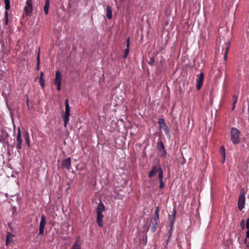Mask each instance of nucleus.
Wrapping results in <instances>:
<instances>
[{
  "label": "nucleus",
  "instance_id": "b1692460",
  "mask_svg": "<svg viewBox=\"0 0 249 249\" xmlns=\"http://www.w3.org/2000/svg\"><path fill=\"white\" fill-rule=\"evenodd\" d=\"M12 236V235L10 233H7L6 240V245L7 246L9 242L11 241V238Z\"/></svg>",
  "mask_w": 249,
  "mask_h": 249
},
{
  "label": "nucleus",
  "instance_id": "a878e982",
  "mask_svg": "<svg viewBox=\"0 0 249 249\" xmlns=\"http://www.w3.org/2000/svg\"><path fill=\"white\" fill-rule=\"evenodd\" d=\"M155 57H152L150 58L149 61L148 63L151 66H153L154 65V63L155 62Z\"/></svg>",
  "mask_w": 249,
  "mask_h": 249
},
{
  "label": "nucleus",
  "instance_id": "f3484780",
  "mask_svg": "<svg viewBox=\"0 0 249 249\" xmlns=\"http://www.w3.org/2000/svg\"><path fill=\"white\" fill-rule=\"evenodd\" d=\"M23 137L26 143H27L28 147L30 146V139L29 133L28 131H25L23 132Z\"/></svg>",
  "mask_w": 249,
  "mask_h": 249
},
{
  "label": "nucleus",
  "instance_id": "f03ea898",
  "mask_svg": "<svg viewBox=\"0 0 249 249\" xmlns=\"http://www.w3.org/2000/svg\"><path fill=\"white\" fill-rule=\"evenodd\" d=\"M245 193L243 188H241L240 191V195L238 201V207L240 211H242L245 207Z\"/></svg>",
  "mask_w": 249,
  "mask_h": 249
},
{
  "label": "nucleus",
  "instance_id": "2f4dec72",
  "mask_svg": "<svg viewBox=\"0 0 249 249\" xmlns=\"http://www.w3.org/2000/svg\"><path fill=\"white\" fill-rule=\"evenodd\" d=\"M237 100H238L237 96L236 95H234L232 96V101H233V104H236L237 102Z\"/></svg>",
  "mask_w": 249,
  "mask_h": 249
},
{
  "label": "nucleus",
  "instance_id": "e433bc0d",
  "mask_svg": "<svg viewBox=\"0 0 249 249\" xmlns=\"http://www.w3.org/2000/svg\"><path fill=\"white\" fill-rule=\"evenodd\" d=\"M246 227L248 230H249V218H248L247 220V224Z\"/></svg>",
  "mask_w": 249,
  "mask_h": 249
},
{
  "label": "nucleus",
  "instance_id": "6ab92c4d",
  "mask_svg": "<svg viewBox=\"0 0 249 249\" xmlns=\"http://www.w3.org/2000/svg\"><path fill=\"white\" fill-rule=\"evenodd\" d=\"M50 0H45V5L44 6V13L46 15H48L50 5Z\"/></svg>",
  "mask_w": 249,
  "mask_h": 249
},
{
  "label": "nucleus",
  "instance_id": "37998d69",
  "mask_svg": "<svg viewBox=\"0 0 249 249\" xmlns=\"http://www.w3.org/2000/svg\"><path fill=\"white\" fill-rule=\"evenodd\" d=\"M39 64H37V70L38 71L39 70Z\"/></svg>",
  "mask_w": 249,
  "mask_h": 249
},
{
  "label": "nucleus",
  "instance_id": "0eeeda50",
  "mask_svg": "<svg viewBox=\"0 0 249 249\" xmlns=\"http://www.w3.org/2000/svg\"><path fill=\"white\" fill-rule=\"evenodd\" d=\"M176 209L174 208L173 210V213L171 215H169V219L170 221V231H172L173 227H174V224L176 221Z\"/></svg>",
  "mask_w": 249,
  "mask_h": 249
},
{
  "label": "nucleus",
  "instance_id": "6e6552de",
  "mask_svg": "<svg viewBox=\"0 0 249 249\" xmlns=\"http://www.w3.org/2000/svg\"><path fill=\"white\" fill-rule=\"evenodd\" d=\"M161 168L159 165H154L152 167L151 170L150 171L148 174V177L149 178H152L157 173H158L160 170Z\"/></svg>",
  "mask_w": 249,
  "mask_h": 249
},
{
  "label": "nucleus",
  "instance_id": "58836bf2",
  "mask_svg": "<svg viewBox=\"0 0 249 249\" xmlns=\"http://www.w3.org/2000/svg\"><path fill=\"white\" fill-rule=\"evenodd\" d=\"M43 72L42 71H41L40 73V75L39 79H43Z\"/></svg>",
  "mask_w": 249,
  "mask_h": 249
},
{
  "label": "nucleus",
  "instance_id": "c03bdc74",
  "mask_svg": "<svg viewBox=\"0 0 249 249\" xmlns=\"http://www.w3.org/2000/svg\"><path fill=\"white\" fill-rule=\"evenodd\" d=\"M8 136V134H7V133H5L4 134V137H5V138H6V137H7Z\"/></svg>",
  "mask_w": 249,
  "mask_h": 249
},
{
  "label": "nucleus",
  "instance_id": "c9c22d12",
  "mask_svg": "<svg viewBox=\"0 0 249 249\" xmlns=\"http://www.w3.org/2000/svg\"><path fill=\"white\" fill-rule=\"evenodd\" d=\"M126 48H129V37L126 39Z\"/></svg>",
  "mask_w": 249,
  "mask_h": 249
},
{
  "label": "nucleus",
  "instance_id": "aec40b11",
  "mask_svg": "<svg viewBox=\"0 0 249 249\" xmlns=\"http://www.w3.org/2000/svg\"><path fill=\"white\" fill-rule=\"evenodd\" d=\"M65 114H70V107L69 104V100L67 99L65 100Z\"/></svg>",
  "mask_w": 249,
  "mask_h": 249
},
{
  "label": "nucleus",
  "instance_id": "a19ab883",
  "mask_svg": "<svg viewBox=\"0 0 249 249\" xmlns=\"http://www.w3.org/2000/svg\"><path fill=\"white\" fill-rule=\"evenodd\" d=\"M246 238H249V230H248L246 232Z\"/></svg>",
  "mask_w": 249,
  "mask_h": 249
},
{
  "label": "nucleus",
  "instance_id": "4468645a",
  "mask_svg": "<svg viewBox=\"0 0 249 249\" xmlns=\"http://www.w3.org/2000/svg\"><path fill=\"white\" fill-rule=\"evenodd\" d=\"M71 249H81L80 238L79 237L77 238Z\"/></svg>",
  "mask_w": 249,
  "mask_h": 249
},
{
  "label": "nucleus",
  "instance_id": "a18cd8bd",
  "mask_svg": "<svg viewBox=\"0 0 249 249\" xmlns=\"http://www.w3.org/2000/svg\"><path fill=\"white\" fill-rule=\"evenodd\" d=\"M170 239V237H168L167 240V243L169 242Z\"/></svg>",
  "mask_w": 249,
  "mask_h": 249
},
{
  "label": "nucleus",
  "instance_id": "412c9836",
  "mask_svg": "<svg viewBox=\"0 0 249 249\" xmlns=\"http://www.w3.org/2000/svg\"><path fill=\"white\" fill-rule=\"evenodd\" d=\"M70 114H64L63 118L64 125L65 127H67V124L70 121Z\"/></svg>",
  "mask_w": 249,
  "mask_h": 249
},
{
  "label": "nucleus",
  "instance_id": "39448f33",
  "mask_svg": "<svg viewBox=\"0 0 249 249\" xmlns=\"http://www.w3.org/2000/svg\"><path fill=\"white\" fill-rule=\"evenodd\" d=\"M46 224V217L44 215L41 216V220L39 223V234L41 235L44 232V228Z\"/></svg>",
  "mask_w": 249,
  "mask_h": 249
},
{
  "label": "nucleus",
  "instance_id": "9d476101",
  "mask_svg": "<svg viewBox=\"0 0 249 249\" xmlns=\"http://www.w3.org/2000/svg\"><path fill=\"white\" fill-rule=\"evenodd\" d=\"M62 165L63 167L66 168L68 170H70L71 168V159L69 157L66 159L63 160Z\"/></svg>",
  "mask_w": 249,
  "mask_h": 249
},
{
  "label": "nucleus",
  "instance_id": "4c0bfd02",
  "mask_svg": "<svg viewBox=\"0 0 249 249\" xmlns=\"http://www.w3.org/2000/svg\"><path fill=\"white\" fill-rule=\"evenodd\" d=\"M37 64H39L40 63V59H39V53H38L37 57Z\"/></svg>",
  "mask_w": 249,
  "mask_h": 249
},
{
  "label": "nucleus",
  "instance_id": "cd10ccee",
  "mask_svg": "<svg viewBox=\"0 0 249 249\" xmlns=\"http://www.w3.org/2000/svg\"><path fill=\"white\" fill-rule=\"evenodd\" d=\"M129 52V48H126L123 55V58L126 59L128 56Z\"/></svg>",
  "mask_w": 249,
  "mask_h": 249
},
{
  "label": "nucleus",
  "instance_id": "dca6fc26",
  "mask_svg": "<svg viewBox=\"0 0 249 249\" xmlns=\"http://www.w3.org/2000/svg\"><path fill=\"white\" fill-rule=\"evenodd\" d=\"M219 154L222 158L221 162L223 163L225 160V149L223 145L220 147Z\"/></svg>",
  "mask_w": 249,
  "mask_h": 249
},
{
  "label": "nucleus",
  "instance_id": "c756f323",
  "mask_svg": "<svg viewBox=\"0 0 249 249\" xmlns=\"http://www.w3.org/2000/svg\"><path fill=\"white\" fill-rule=\"evenodd\" d=\"M4 15H5V25H7L8 24V13L7 11H5V13H4Z\"/></svg>",
  "mask_w": 249,
  "mask_h": 249
},
{
  "label": "nucleus",
  "instance_id": "9b49d317",
  "mask_svg": "<svg viewBox=\"0 0 249 249\" xmlns=\"http://www.w3.org/2000/svg\"><path fill=\"white\" fill-rule=\"evenodd\" d=\"M158 220H157L156 218H153L149 225V228L153 232H155L157 229Z\"/></svg>",
  "mask_w": 249,
  "mask_h": 249
},
{
  "label": "nucleus",
  "instance_id": "4be33fe9",
  "mask_svg": "<svg viewBox=\"0 0 249 249\" xmlns=\"http://www.w3.org/2000/svg\"><path fill=\"white\" fill-rule=\"evenodd\" d=\"M157 147L159 151L165 149L164 144L161 141L157 142Z\"/></svg>",
  "mask_w": 249,
  "mask_h": 249
},
{
  "label": "nucleus",
  "instance_id": "ea45409f",
  "mask_svg": "<svg viewBox=\"0 0 249 249\" xmlns=\"http://www.w3.org/2000/svg\"><path fill=\"white\" fill-rule=\"evenodd\" d=\"M57 86V89L59 91L61 89V85H55Z\"/></svg>",
  "mask_w": 249,
  "mask_h": 249
},
{
  "label": "nucleus",
  "instance_id": "ddd939ff",
  "mask_svg": "<svg viewBox=\"0 0 249 249\" xmlns=\"http://www.w3.org/2000/svg\"><path fill=\"white\" fill-rule=\"evenodd\" d=\"M97 214V223L98 225L100 227H103V217L104 215L101 213H96Z\"/></svg>",
  "mask_w": 249,
  "mask_h": 249
},
{
  "label": "nucleus",
  "instance_id": "20e7f679",
  "mask_svg": "<svg viewBox=\"0 0 249 249\" xmlns=\"http://www.w3.org/2000/svg\"><path fill=\"white\" fill-rule=\"evenodd\" d=\"M158 123L160 129H162L164 131L165 134L166 135H169L170 131L165 123V120L163 118H160L158 120Z\"/></svg>",
  "mask_w": 249,
  "mask_h": 249
},
{
  "label": "nucleus",
  "instance_id": "393cba45",
  "mask_svg": "<svg viewBox=\"0 0 249 249\" xmlns=\"http://www.w3.org/2000/svg\"><path fill=\"white\" fill-rule=\"evenodd\" d=\"M158 173V178L159 180H163V171L162 169H160Z\"/></svg>",
  "mask_w": 249,
  "mask_h": 249
},
{
  "label": "nucleus",
  "instance_id": "423d86ee",
  "mask_svg": "<svg viewBox=\"0 0 249 249\" xmlns=\"http://www.w3.org/2000/svg\"><path fill=\"white\" fill-rule=\"evenodd\" d=\"M17 141V148L18 150H20L21 148L22 140L21 139V134L20 128L18 127V131L17 134V136L16 138Z\"/></svg>",
  "mask_w": 249,
  "mask_h": 249
},
{
  "label": "nucleus",
  "instance_id": "473e14b6",
  "mask_svg": "<svg viewBox=\"0 0 249 249\" xmlns=\"http://www.w3.org/2000/svg\"><path fill=\"white\" fill-rule=\"evenodd\" d=\"M39 83L42 88L44 87L45 82L43 79H39Z\"/></svg>",
  "mask_w": 249,
  "mask_h": 249
},
{
  "label": "nucleus",
  "instance_id": "2eb2a0df",
  "mask_svg": "<svg viewBox=\"0 0 249 249\" xmlns=\"http://www.w3.org/2000/svg\"><path fill=\"white\" fill-rule=\"evenodd\" d=\"M106 16L109 19L112 18V8L109 5L107 6L106 8Z\"/></svg>",
  "mask_w": 249,
  "mask_h": 249
},
{
  "label": "nucleus",
  "instance_id": "5701e85b",
  "mask_svg": "<svg viewBox=\"0 0 249 249\" xmlns=\"http://www.w3.org/2000/svg\"><path fill=\"white\" fill-rule=\"evenodd\" d=\"M5 9L6 11L8 12L10 8V0H4Z\"/></svg>",
  "mask_w": 249,
  "mask_h": 249
},
{
  "label": "nucleus",
  "instance_id": "c85d7f7f",
  "mask_svg": "<svg viewBox=\"0 0 249 249\" xmlns=\"http://www.w3.org/2000/svg\"><path fill=\"white\" fill-rule=\"evenodd\" d=\"M159 152L160 156L161 157H164L166 155V152L165 151V149L160 151Z\"/></svg>",
  "mask_w": 249,
  "mask_h": 249
},
{
  "label": "nucleus",
  "instance_id": "f257e3e1",
  "mask_svg": "<svg viewBox=\"0 0 249 249\" xmlns=\"http://www.w3.org/2000/svg\"><path fill=\"white\" fill-rule=\"evenodd\" d=\"M231 140L233 144L239 143L240 141V131L235 127H232L230 132Z\"/></svg>",
  "mask_w": 249,
  "mask_h": 249
},
{
  "label": "nucleus",
  "instance_id": "bb28decb",
  "mask_svg": "<svg viewBox=\"0 0 249 249\" xmlns=\"http://www.w3.org/2000/svg\"><path fill=\"white\" fill-rule=\"evenodd\" d=\"M155 217L154 218H156L157 220H159V207H157L156 208V210L155 211Z\"/></svg>",
  "mask_w": 249,
  "mask_h": 249
},
{
  "label": "nucleus",
  "instance_id": "f8f14e48",
  "mask_svg": "<svg viewBox=\"0 0 249 249\" xmlns=\"http://www.w3.org/2000/svg\"><path fill=\"white\" fill-rule=\"evenodd\" d=\"M61 73L58 71H56L55 73V77L54 81V83L55 85H59L61 84Z\"/></svg>",
  "mask_w": 249,
  "mask_h": 249
},
{
  "label": "nucleus",
  "instance_id": "f704fd0d",
  "mask_svg": "<svg viewBox=\"0 0 249 249\" xmlns=\"http://www.w3.org/2000/svg\"><path fill=\"white\" fill-rule=\"evenodd\" d=\"M240 226H241L242 229H244L245 228V220L244 219L242 220L241 223H240Z\"/></svg>",
  "mask_w": 249,
  "mask_h": 249
},
{
  "label": "nucleus",
  "instance_id": "1a4fd4ad",
  "mask_svg": "<svg viewBox=\"0 0 249 249\" xmlns=\"http://www.w3.org/2000/svg\"><path fill=\"white\" fill-rule=\"evenodd\" d=\"M204 79V74L202 72H201L198 76V79L196 80V89L199 90L202 87Z\"/></svg>",
  "mask_w": 249,
  "mask_h": 249
},
{
  "label": "nucleus",
  "instance_id": "7ed1b4c3",
  "mask_svg": "<svg viewBox=\"0 0 249 249\" xmlns=\"http://www.w3.org/2000/svg\"><path fill=\"white\" fill-rule=\"evenodd\" d=\"M33 0H26V5L24 8V12L27 17H31L33 15Z\"/></svg>",
  "mask_w": 249,
  "mask_h": 249
},
{
  "label": "nucleus",
  "instance_id": "a211bd4d",
  "mask_svg": "<svg viewBox=\"0 0 249 249\" xmlns=\"http://www.w3.org/2000/svg\"><path fill=\"white\" fill-rule=\"evenodd\" d=\"M105 211V207L102 202H100L96 209V213H101Z\"/></svg>",
  "mask_w": 249,
  "mask_h": 249
},
{
  "label": "nucleus",
  "instance_id": "7c9ffc66",
  "mask_svg": "<svg viewBox=\"0 0 249 249\" xmlns=\"http://www.w3.org/2000/svg\"><path fill=\"white\" fill-rule=\"evenodd\" d=\"M229 44H230V43H229L228 45L227 46L226 49V52H225V55H224V59L225 60H226L228 52V50L229 49Z\"/></svg>",
  "mask_w": 249,
  "mask_h": 249
},
{
  "label": "nucleus",
  "instance_id": "72a5a7b5",
  "mask_svg": "<svg viewBox=\"0 0 249 249\" xmlns=\"http://www.w3.org/2000/svg\"><path fill=\"white\" fill-rule=\"evenodd\" d=\"M159 183H160L159 188L160 189H162L164 186V184L163 180H159Z\"/></svg>",
  "mask_w": 249,
  "mask_h": 249
},
{
  "label": "nucleus",
  "instance_id": "79ce46f5",
  "mask_svg": "<svg viewBox=\"0 0 249 249\" xmlns=\"http://www.w3.org/2000/svg\"><path fill=\"white\" fill-rule=\"evenodd\" d=\"M235 105H236V104H233L232 110H233L234 109V108L235 107Z\"/></svg>",
  "mask_w": 249,
  "mask_h": 249
}]
</instances>
